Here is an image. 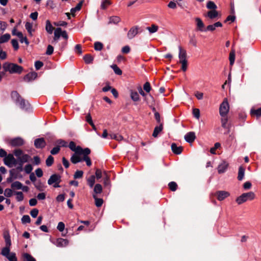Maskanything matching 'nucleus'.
Wrapping results in <instances>:
<instances>
[{
	"mask_svg": "<svg viewBox=\"0 0 261 261\" xmlns=\"http://www.w3.org/2000/svg\"><path fill=\"white\" fill-rule=\"evenodd\" d=\"M11 97L16 105L20 109L26 110L29 109L30 105L29 102L22 98L17 91L11 92Z\"/></svg>",
	"mask_w": 261,
	"mask_h": 261,
	"instance_id": "nucleus-1",
	"label": "nucleus"
},
{
	"mask_svg": "<svg viewBox=\"0 0 261 261\" xmlns=\"http://www.w3.org/2000/svg\"><path fill=\"white\" fill-rule=\"evenodd\" d=\"M3 68L5 72H9L10 73L20 74L23 70L22 66L15 63L5 62L3 65Z\"/></svg>",
	"mask_w": 261,
	"mask_h": 261,
	"instance_id": "nucleus-2",
	"label": "nucleus"
},
{
	"mask_svg": "<svg viewBox=\"0 0 261 261\" xmlns=\"http://www.w3.org/2000/svg\"><path fill=\"white\" fill-rule=\"evenodd\" d=\"M179 63L181 64V69L184 72L187 70L188 68V61L187 59V52L186 50L182 49L181 46H179Z\"/></svg>",
	"mask_w": 261,
	"mask_h": 261,
	"instance_id": "nucleus-3",
	"label": "nucleus"
},
{
	"mask_svg": "<svg viewBox=\"0 0 261 261\" xmlns=\"http://www.w3.org/2000/svg\"><path fill=\"white\" fill-rule=\"evenodd\" d=\"M255 197V194L252 192L245 193L242 194L241 196L238 197L236 199V202L239 204H241L246 202L248 200H253Z\"/></svg>",
	"mask_w": 261,
	"mask_h": 261,
	"instance_id": "nucleus-4",
	"label": "nucleus"
},
{
	"mask_svg": "<svg viewBox=\"0 0 261 261\" xmlns=\"http://www.w3.org/2000/svg\"><path fill=\"white\" fill-rule=\"evenodd\" d=\"M229 110V104L226 98H225L219 108V113L222 117H226Z\"/></svg>",
	"mask_w": 261,
	"mask_h": 261,
	"instance_id": "nucleus-5",
	"label": "nucleus"
},
{
	"mask_svg": "<svg viewBox=\"0 0 261 261\" xmlns=\"http://www.w3.org/2000/svg\"><path fill=\"white\" fill-rule=\"evenodd\" d=\"M9 144L12 147H20L24 144V141L20 137H16L11 139Z\"/></svg>",
	"mask_w": 261,
	"mask_h": 261,
	"instance_id": "nucleus-6",
	"label": "nucleus"
},
{
	"mask_svg": "<svg viewBox=\"0 0 261 261\" xmlns=\"http://www.w3.org/2000/svg\"><path fill=\"white\" fill-rule=\"evenodd\" d=\"M46 145V142L43 138H37L34 141V146L36 148L42 149Z\"/></svg>",
	"mask_w": 261,
	"mask_h": 261,
	"instance_id": "nucleus-7",
	"label": "nucleus"
},
{
	"mask_svg": "<svg viewBox=\"0 0 261 261\" xmlns=\"http://www.w3.org/2000/svg\"><path fill=\"white\" fill-rule=\"evenodd\" d=\"M215 195L217 197L218 200L222 201L228 197L229 193L225 191H218L216 192Z\"/></svg>",
	"mask_w": 261,
	"mask_h": 261,
	"instance_id": "nucleus-8",
	"label": "nucleus"
},
{
	"mask_svg": "<svg viewBox=\"0 0 261 261\" xmlns=\"http://www.w3.org/2000/svg\"><path fill=\"white\" fill-rule=\"evenodd\" d=\"M61 176L57 174H54L51 175L47 181V183L49 185H51L54 184L55 182H57V181H61Z\"/></svg>",
	"mask_w": 261,
	"mask_h": 261,
	"instance_id": "nucleus-9",
	"label": "nucleus"
},
{
	"mask_svg": "<svg viewBox=\"0 0 261 261\" xmlns=\"http://www.w3.org/2000/svg\"><path fill=\"white\" fill-rule=\"evenodd\" d=\"M184 138L187 142L191 143L193 142L196 139L195 133L193 132H189L185 135Z\"/></svg>",
	"mask_w": 261,
	"mask_h": 261,
	"instance_id": "nucleus-10",
	"label": "nucleus"
},
{
	"mask_svg": "<svg viewBox=\"0 0 261 261\" xmlns=\"http://www.w3.org/2000/svg\"><path fill=\"white\" fill-rule=\"evenodd\" d=\"M37 73H36V72H29V73L24 75V76L23 77V80L25 82H29L33 80H34L37 77Z\"/></svg>",
	"mask_w": 261,
	"mask_h": 261,
	"instance_id": "nucleus-11",
	"label": "nucleus"
},
{
	"mask_svg": "<svg viewBox=\"0 0 261 261\" xmlns=\"http://www.w3.org/2000/svg\"><path fill=\"white\" fill-rule=\"evenodd\" d=\"M3 237L5 239L6 246L11 247V241L9 231L8 230H5L3 232Z\"/></svg>",
	"mask_w": 261,
	"mask_h": 261,
	"instance_id": "nucleus-12",
	"label": "nucleus"
},
{
	"mask_svg": "<svg viewBox=\"0 0 261 261\" xmlns=\"http://www.w3.org/2000/svg\"><path fill=\"white\" fill-rule=\"evenodd\" d=\"M139 27L135 26L130 28L127 33V37L129 39H133L138 33Z\"/></svg>",
	"mask_w": 261,
	"mask_h": 261,
	"instance_id": "nucleus-13",
	"label": "nucleus"
},
{
	"mask_svg": "<svg viewBox=\"0 0 261 261\" xmlns=\"http://www.w3.org/2000/svg\"><path fill=\"white\" fill-rule=\"evenodd\" d=\"M69 244V241L67 239L63 238H58L56 240V245L59 247H66Z\"/></svg>",
	"mask_w": 261,
	"mask_h": 261,
	"instance_id": "nucleus-14",
	"label": "nucleus"
},
{
	"mask_svg": "<svg viewBox=\"0 0 261 261\" xmlns=\"http://www.w3.org/2000/svg\"><path fill=\"white\" fill-rule=\"evenodd\" d=\"M171 150L176 154H179L182 152L183 148L181 146H177L174 143L171 144Z\"/></svg>",
	"mask_w": 261,
	"mask_h": 261,
	"instance_id": "nucleus-15",
	"label": "nucleus"
},
{
	"mask_svg": "<svg viewBox=\"0 0 261 261\" xmlns=\"http://www.w3.org/2000/svg\"><path fill=\"white\" fill-rule=\"evenodd\" d=\"M250 115L252 117H256V118H258L261 117V107L257 109H255L254 108H252L250 110Z\"/></svg>",
	"mask_w": 261,
	"mask_h": 261,
	"instance_id": "nucleus-16",
	"label": "nucleus"
},
{
	"mask_svg": "<svg viewBox=\"0 0 261 261\" xmlns=\"http://www.w3.org/2000/svg\"><path fill=\"white\" fill-rule=\"evenodd\" d=\"M195 21L196 22L197 30L201 32L204 31V24L202 20L200 18L197 17L195 18Z\"/></svg>",
	"mask_w": 261,
	"mask_h": 261,
	"instance_id": "nucleus-17",
	"label": "nucleus"
},
{
	"mask_svg": "<svg viewBox=\"0 0 261 261\" xmlns=\"http://www.w3.org/2000/svg\"><path fill=\"white\" fill-rule=\"evenodd\" d=\"M84 1H81L75 7L71 8L70 10L71 14L72 15V16H75V13L77 11H80L82 8V6L83 4Z\"/></svg>",
	"mask_w": 261,
	"mask_h": 261,
	"instance_id": "nucleus-18",
	"label": "nucleus"
},
{
	"mask_svg": "<svg viewBox=\"0 0 261 261\" xmlns=\"http://www.w3.org/2000/svg\"><path fill=\"white\" fill-rule=\"evenodd\" d=\"M228 164L226 162H223L219 165L218 167V171L219 173H223L225 172L227 168Z\"/></svg>",
	"mask_w": 261,
	"mask_h": 261,
	"instance_id": "nucleus-19",
	"label": "nucleus"
},
{
	"mask_svg": "<svg viewBox=\"0 0 261 261\" xmlns=\"http://www.w3.org/2000/svg\"><path fill=\"white\" fill-rule=\"evenodd\" d=\"M70 161L73 164H75L82 162V158L80 156V155L73 153L70 158Z\"/></svg>",
	"mask_w": 261,
	"mask_h": 261,
	"instance_id": "nucleus-20",
	"label": "nucleus"
},
{
	"mask_svg": "<svg viewBox=\"0 0 261 261\" xmlns=\"http://www.w3.org/2000/svg\"><path fill=\"white\" fill-rule=\"evenodd\" d=\"M163 123H160L159 126H155L152 134V136L155 138L158 137L159 134L163 130Z\"/></svg>",
	"mask_w": 261,
	"mask_h": 261,
	"instance_id": "nucleus-21",
	"label": "nucleus"
},
{
	"mask_svg": "<svg viewBox=\"0 0 261 261\" xmlns=\"http://www.w3.org/2000/svg\"><path fill=\"white\" fill-rule=\"evenodd\" d=\"M22 187V183L19 181H15L11 185V188L12 190H20Z\"/></svg>",
	"mask_w": 261,
	"mask_h": 261,
	"instance_id": "nucleus-22",
	"label": "nucleus"
},
{
	"mask_svg": "<svg viewBox=\"0 0 261 261\" xmlns=\"http://www.w3.org/2000/svg\"><path fill=\"white\" fill-rule=\"evenodd\" d=\"M93 198L95 200V204L97 207H99L102 206L103 203V200L102 198H98L95 194H93Z\"/></svg>",
	"mask_w": 261,
	"mask_h": 261,
	"instance_id": "nucleus-23",
	"label": "nucleus"
},
{
	"mask_svg": "<svg viewBox=\"0 0 261 261\" xmlns=\"http://www.w3.org/2000/svg\"><path fill=\"white\" fill-rule=\"evenodd\" d=\"M54 29V28L51 25L50 21L49 20H47L46 21V26L45 30L47 33L51 34L53 33V31Z\"/></svg>",
	"mask_w": 261,
	"mask_h": 261,
	"instance_id": "nucleus-24",
	"label": "nucleus"
},
{
	"mask_svg": "<svg viewBox=\"0 0 261 261\" xmlns=\"http://www.w3.org/2000/svg\"><path fill=\"white\" fill-rule=\"evenodd\" d=\"M245 169L242 166H240L239 168L238 179L242 180L244 176Z\"/></svg>",
	"mask_w": 261,
	"mask_h": 261,
	"instance_id": "nucleus-25",
	"label": "nucleus"
},
{
	"mask_svg": "<svg viewBox=\"0 0 261 261\" xmlns=\"http://www.w3.org/2000/svg\"><path fill=\"white\" fill-rule=\"evenodd\" d=\"M218 16V12L216 10H210L207 12V16L210 19H214Z\"/></svg>",
	"mask_w": 261,
	"mask_h": 261,
	"instance_id": "nucleus-26",
	"label": "nucleus"
},
{
	"mask_svg": "<svg viewBox=\"0 0 261 261\" xmlns=\"http://www.w3.org/2000/svg\"><path fill=\"white\" fill-rule=\"evenodd\" d=\"M11 38L9 34H5L0 37V43H4L8 42Z\"/></svg>",
	"mask_w": 261,
	"mask_h": 261,
	"instance_id": "nucleus-27",
	"label": "nucleus"
},
{
	"mask_svg": "<svg viewBox=\"0 0 261 261\" xmlns=\"http://www.w3.org/2000/svg\"><path fill=\"white\" fill-rule=\"evenodd\" d=\"M83 59L86 64H89L92 63L94 59L91 55L86 54L84 56Z\"/></svg>",
	"mask_w": 261,
	"mask_h": 261,
	"instance_id": "nucleus-28",
	"label": "nucleus"
},
{
	"mask_svg": "<svg viewBox=\"0 0 261 261\" xmlns=\"http://www.w3.org/2000/svg\"><path fill=\"white\" fill-rule=\"evenodd\" d=\"M102 191V186L99 184H96L95 185L94 188V194H100Z\"/></svg>",
	"mask_w": 261,
	"mask_h": 261,
	"instance_id": "nucleus-29",
	"label": "nucleus"
},
{
	"mask_svg": "<svg viewBox=\"0 0 261 261\" xmlns=\"http://www.w3.org/2000/svg\"><path fill=\"white\" fill-rule=\"evenodd\" d=\"M33 23L27 22L25 24V29L27 30L28 33L30 36H32V32L34 31V30L32 29Z\"/></svg>",
	"mask_w": 261,
	"mask_h": 261,
	"instance_id": "nucleus-30",
	"label": "nucleus"
},
{
	"mask_svg": "<svg viewBox=\"0 0 261 261\" xmlns=\"http://www.w3.org/2000/svg\"><path fill=\"white\" fill-rule=\"evenodd\" d=\"M235 50L233 49H231L229 57V60L230 61V65L232 66L235 61Z\"/></svg>",
	"mask_w": 261,
	"mask_h": 261,
	"instance_id": "nucleus-31",
	"label": "nucleus"
},
{
	"mask_svg": "<svg viewBox=\"0 0 261 261\" xmlns=\"http://www.w3.org/2000/svg\"><path fill=\"white\" fill-rule=\"evenodd\" d=\"M10 157V153H9L8 155L4 159V163L5 165L8 166V167L12 168V165H11V161Z\"/></svg>",
	"mask_w": 261,
	"mask_h": 261,
	"instance_id": "nucleus-32",
	"label": "nucleus"
},
{
	"mask_svg": "<svg viewBox=\"0 0 261 261\" xmlns=\"http://www.w3.org/2000/svg\"><path fill=\"white\" fill-rule=\"evenodd\" d=\"M130 97L134 101H138L140 100V96L136 91H132L130 92Z\"/></svg>",
	"mask_w": 261,
	"mask_h": 261,
	"instance_id": "nucleus-33",
	"label": "nucleus"
},
{
	"mask_svg": "<svg viewBox=\"0 0 261 261\" xmlns=\"http://www.w3.org/2000/svg\"><path fill=\"white\" fill-rule=\"evenodd\" d=\"M10 247L5 246L1 251V254L5 257H7L10 254Z\"/></svg>",
	"mask_w": 261,
	"mask_h": 261,
	"instance_id": "nucleus-34",
	"label": "nucleus"
},
{
	"mask_svg": "<svg viewBox=\"0 0 261 261\" xmlns=\"http://www.w3.org/2000/svg\"><path fill=\"white\" fill-rule=\"evenodd\" d=\"M95 182V177L94 175H91L87 179V184L90 188H92Z\"/></svg>",
	"mask_w": 261,
	"mask_h": 261,
	"instance_id": "nucleus-35",
	"label": "nucleus"
},
{
	"mask_svg": "<svg viewBox=\"0 0 261 261\" xmlns=\"http://www.w3.org/2000/svg\"><path fill=\"white\" fill-rule=\"evenodd\" d=\"M14 194L16 195V199L18 201H21L24 199V195L22 192L14 191Z\"/></svg>",
	"mask_w": 261,
	"mask_h": 261,
	"instance_id": "nucleus-36",
	"label": "nucleus"
},
{
	"mask_svg": "<svg viewBox=\"0 0 261 261\" xmlns=\"http://www.w3.org/2000/svg\"><path fill=\"white\" fill-rule=\"evenodd\" d=\"M111 67L113 69L115 74L119 75L122 74V70L117 66V65L113 64L111 66Z\"/></svg>",
	"mask_w": 261,
	"mask_h": 261,
	"instance_id": "nucleus-37",
	"label": "nucleus"
},
{
	"mask_svg": "<svg viewBox=\"0 0 261 261\" xmlns=\"http://www.w3.org/2000/svg\"><path fill=\"white\" fill-rule=\"evenodd\" d=\"M206 7L207 9L211 10H216L217 8V6L214 3V2H213V1H208L207 3Z\"/></svg>",
	"mask_w": 261,
	"mask_h": 261,
	"instance_id": "nucleus-38",
	"label": "nucleus"
},
{
	"mask_svg": "<svg viewBox=\"0 0 261 261\" xmlns=\"http://www.w3.org/2000/svg\"><path fill=\"white\" fill-rule=\"evenodd\" d=\"M55 144L57 146H59L60 148L61 147H67V142L62 139H58L56 141Z\"/></svg>",
	"mask_w": 261,
	"mask_h": 261,
	"instance_id": "nucleus-39",
	"label": "nucleus"
},
{
	"mask_svg": "<svg viewBox=\"0 0 261 261\" xmlns=\"http://www.w3.org/2000/svg\"><path fill=\"white\" fill-rule=\"evenodd\" d=\"M54 158L52 155H50L47 157V159L46 160V165L47 167H50L54 164Z\"/></svg>",
	"mask_w": 261,
	"mask_h": 261,
	"instance_id": "nucleus-40",
	"label": "nucleus"
},
{
	"mask_svg": "<svg viewBox=\"0 0 261 261\" xmlns=\"http://www.w3.org/2000/svg\"><path fill=\"white\" fill-rule=\"evenodd\" d=\"M168 187L172 191H175L177 189V185L175 181H171L168 184Z\"/></svg>",
	"mask_w": 261,
	"mask_h": 261,
	"instance_id": "nucleus-41",
	"label": "nucleus"
},
{
	"mask_svg": "<svg viewBox=\"0 0 261 261\" xmlns=\"http://www.w3.org/2000/svg\"><path fill=\"white\" fill-rule=\"evenodd\" d=\"M23 153V151L20 149H16L14 150L13 152L14 155H15L17 159L21 158V155H22Z\"/></svg>",
	"mask_w": 261,
	"mask_h": 261,
	"instance_id": "nucleus-42",
	"label": "nucleus"
},
{
	"mask_svg": "<svg viewBox=\"0 0 261 261\" xmlns=\"http://www.w3.org/2000/svg\"><path fill=\"white\" fill-rule=\"evenodd\" d=\"M158 26L155 24H152L151 27H147L146 29L150 33H154L157 32L158 30Z\"/></svg>",
	"mask_w": 261,
	"mask_h": 261,
	"instance_id": "nucleus-43",
	"label": "nucleus"
},
{
	"mask_svg": "<svg viewBox=\"0 0 261 261\" xmlns=\"http://www.w3.org/2000/svg\"><path fill=\"white\" fill-rule=\"evenodd\" d=\"M23 256L25 261H36L34 257L27 253H24Z\"/></svg>",
	"mask_w": 261,
	"mask_h": 261,
	"instance_id": "nucleus-44",
	"label": "nucleus"
},
{
	"mask_svg": "<svg viewBox=\"0 0 261 261\" xmlns=\"http://www.w3.org/2000/svg\"><path fill=\"white\" fill-rule=\"evenodd\" d=\"M103 44L100 42H95L94 44V47L95 50L100 51L103 48Z\"/></svg>",
	"mask_w": 261,
	"mask_h": 261,
	"instance_id": "nucleus-45",
	"label": "nucleus"
},
{
	"mask_svg": "<svg viewBox=\"0 0 261 261\" xmlns=\"http://www.w3.org/2000/svg\"><path fill=\"white\" fill-rule=\"evenodd\" d=\"M111 139H115L117 141H121L123 139V137L121 135L115 134H111L109 135Z\"/></svg>",
	"mask_w": 261,
	"mask_h": 261,
	"instance_id": "nucleus-46",
	"label": "nucleus"
},
{
	"mask_svg": "<svg viewBox=\"0 0 261 261\" xmlns=\"http://www.w3.org/2000/svg\"><path fill=\"white\" fill-rule=\"evenodd\" d=\"M120 21V18L118 16H114L110 18V22L117 24Z\"/></svg>",
	"mask_w": 261,
	"mask_h": 261,
	"instance_id": "nucleus-47",
	"label": "nucleus"
},
{
	"mask_svg": "<svg viewBox=\"0 0 261 261\" xmlns=\"http://www.w3.org/2000/svg\"><path fill=\"white\" fill-rule=\"evenodd\" d=\"M84 172L82 170H77L73 175L74 179L81 178L83 176Z\"/></svg>",
	"mask_w": 261,
	"mask_h": 261,
	"instance_id": "nucleus-48",
	"label": "nucleus"
},
{
	"mask_svg": "<svg viewBox=\"0 0 261 261\" xmlns=\"http://www.w3.org/2000/svg\"><path fill=\"white\" fill-rule=\"evenodd\" d=\"M13 190L12 189L7 188L4 192V195L7 197H10L13 195Z\"/></svg>",
	"mask_w": 261,
	"mask_h": 261,
	"instance_id": "nucleus-49",
	"label": "nucleus"
},
{
	"mask_svg": "<svg viewBox=\"0 0 261 261\" xmlns=\"http://www.w3.org/2000/svg\"><path fill=\"white\" fill-rule=\"evenodd\" d=\"M143 89L147 93H149L151 90V87L149 82H146L143 85Z\"/></svg>",
	"mask_w": 261,
	"mask_h": 261,
	"instance_id": "nucleus-50",
	"label": "nucleus"
},
{
	"mask_svg": "<svg viewBox=\"0 0 261 261\" xmlns=\"http://www.w3.org/2000/svg\"><path fill=\"white\" fill-rule=\"evenodd\" d=\"M21 222L23 224L29 223L31 222V218L29 215H24L21 218Z\"/></svg>",
	"mask_w": 261,
	"mask_h": 261,
	"instance_id": "nucleus-51",
	"label": "nucleus"
},
{
	"mask_svg": "<svg viewBox=\"0 0 261 261\" xmlns=\"http://www.w3.org/2000/svg\"><path fill=\"white\" fill-rule=\"evenodd\" d=\"M9 261H17L16 254L14 252L10 253V254L7 257Z\"/></svg>",
	"mask_w": 261,
	"mask_h": 261,
	"instance_id": "nucleus-52",
	"label": "nucleus"
},
{
	"mask_svg": "<svg viewBox=\"0 0 261 261\" xmlns=\"http://www.w3.org/2000/svg\"><path fill=\"white\" fill-rule=\"evenodd\" d=\"M12 45L15 50H18L19 48V44L17 39H13L11 40Z\"/></svg>",
	"mask_w": 261,
	"mask_h": 261,
	"instance_id": "nucleus-53",
	"label": "nucleus"
},
{
	"mask_svg": "<svg viewBox=\"0 0 261 261\" xmlns=\"http://www.w3.org/2000/svg\"><path fill=\"white\" fill-rule=\"evenodd\" d=\"M190 41L189 43L193 45L194 46L196 47L197 46V40L195 38V36L194 35L192 36H189Z\"/></svg>",
	"mask_w": 261,
	"mask_h": 261,
	"instance_id": "nucleus-54",
	"label": "nucleus"
},
{
	"mask_svg": "<svg viewBox=\"0 0 261 261\" xmlns=\"http://www.w3.org/2000/svg\"><path fill=\"white\" fill-rule=\"evenodd\" d=\"M24 170L27 174H30L33 170V167L31 164H28L25 166Z\"/></svg>",
	"mask_w": 261,
	"mask_h": 261,
	"instance_id": "nucleus-55",
	"label": "nucleus"
},
{
	"mask_svg": "<svg viewBox=\"0 0 261 261\" xmlns=\"http://www.w3.org/2000/svg\"><path fill=\"white\" fill-rule=\"evenodd\" d=\"M54 52V47L51 45H48L47 47V49L46 51V55H51L53 54Z\"/></svg>",
	"mask_w": 261,
	"mask_h": 261,
	"instance_id": "nucleus-56",
	"label": "nucleus"
},
{
	"mask_svg": "<svg viewBox=\"0 0 261 261\" xmlns=\"http://www.w3.org/2000/svg\"><path fill=\"white\" fill-rule=\"evenodd\" d=\"M60 150V146H56V147H54L50 151V153L53 155H56L58 154Z\"/></svg>",
	"mask_w": 261,
	"mask_h": 261,
	"instance_id": "nucleus-57",
	"label": "nucleus"
},
{
	"mask_svg": "<svg viewBox=\"0 0 261 261\" xmlns=\"http://www.w3.org/2000/svg\"><path fill=\"white\" fill-rule=\"evenodd\" d=\"M193 114L196 119H199L200 117V110L197 108L193 109Z\"/></svg>",
	"mask_w": 261,
	"mask_h": 261,
	"instance_id": "nucleus-58",
	"label": "nucleus"
},
{
	"mask_svg": "<svg viewBox=\"0 0 261 261\" xmlns=\"http://www.w3.org/2000/svg\"><path fill=\"white\" fill-rule=\"evenodd\" d=\"M43 66V63L40 61H37L35 63V67L37 70H39Z\"/></svg>",
	"mask_w": 261,
	"mask_h": 261,
	"instance_id": "nucleus-59",
	"label": "nucleus"
},
{
	"mask_svg": "<svg viewBox=\"0 0 261 261\" xmlns=\"http://www.w3.org/2000/svg\"><path fill=\"white\" fill-rule=\"evenodd\" d=\"M111 4L109 0H105L103 1L101 5V8L102 9H106L108 6Z\"/></svg>",
	"mask_w": 261,
	"mask_h": 261,
	"instance_id": "nucleus-60",
	"label": "nucleus"
},
{
	"mask_svg": "<svg viewBox=\"0 0 261 261\" xmlns=\"http://www.w3.org/2000/svg\"><path fill=\"white\" fill-rule=\"evenodd\" d=\"M62 33V30L61 28H57L55 29L54 32V35L56 37H60Z\"/></svg>",
	"mask_w": 261,
	"mask_h": 261,
	"instance_id": "nucleus-61",
	"label": "nucleus"
},
{
	"mask_svg": "<svg viewBox=\"0 0 261 261\" xmlns=\"http://www.w3.org/2000/svg\"><path fill=\"white\" fill-rule=\"evenodd\" d=\"M74 50L77 54H78L79 55H81L82 54L81 45V44H76L75 46Z\"/></svg>",
	"mask_w": 261,
	"mask_h": 261,
	"instance_id": "nucleus-62",
	"label": "nucleus"
},
{
	"mask_svg": "<svg viewBox=\"0 0 261 261\" xmlns=\"http://www.w3.org/2000/svg\"><path fill=\"white\" fill-rule=\"evenodd\" d=\"M64 228H65L64 223L62 222H60L58 223V226H57L58 230L60 232H62L64 230Z\"/></svg>",
	"mask_w": 261,
	"mask_h": 261,
	"instance_id": "nucleus-63",
	"label": "nucleus"
},
{
	"mask_svg": "<svg viewBox=\"0 0 261 261\" xmlns=\"http://www.w3.org/2000/svg\"><path fill=\"white\" fill-rule=\"evenodd\" d=\"M35 188L39 191H43V186L40 181H39L37 184H35Z\"/></svg>",
	"mask_w": 261,
	"mask_h": 261,
	"instance_id": "nucleus-64",
	"label": "nucleus"
}]
</instances>
